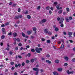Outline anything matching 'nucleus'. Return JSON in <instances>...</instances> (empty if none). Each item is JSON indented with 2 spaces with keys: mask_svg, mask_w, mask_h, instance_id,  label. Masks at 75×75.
<instances>
[{
  "mask_svg": "<svg viewBox=\"0 0 75 75\" xmlns=\"http://www.w3.org/2000/svg\"><path fill=\"white\" fill-rule=\"evenodd\" d=\"M42 51V49L41 48H38V47H36L35 49V51L37 53H40L41 51Z\"/></svg>",
  "mask_w": 75,
  "mask_h": 75,
  "instance_id": "obj_1",
  "label": "nucleus"
},
{
  "mask_svg": "<svg viewBox=\"0 0 75 75\" xmlns=\"http://www.w3.org/2000/svg\"><path fill=\"white\" fill-rule=\"evenodd\" d=\"M22 17V15H17L15 17L14 19L15 20H18V19L21 18Z\"/></svg>",
  "mask_w": 75,
  "mask_h": 75,
  "instance_id": "obj_2",
  "label": "nucleus"
},
{
  "mask_svg": "<svg viewBox=\"0 0 75 75\" xmlns=\"http://www.w3.org/2000/svg\"><path fill=\"white\" fill-rule=\"evenodd\" d=\"M67 73L68 74V75H73L74 74V71H69L68 70H67Z\"/></svg>",
  "mask_w": 75,
  "mask_h": 75,
  "instance_id": "obj_3",
  "label": "nucleus"
},
{
  "mask_svg": "<svg viewBox=\"0 0 75 75\" xmlns=\"http://www.w3.org/2000/svg\"><path fill=\"white\" fill-rule=\"evenodd\" d=\"M2 31L3 34H6V29L4 28H2Z\"/></svg>",
  "mask_w": 75,
  "mask_h": 75,
  "instance_id": "obj_4",
  "label": "nucleus"
},
{
  "mask_svg": "<svg viewBox=\"0 0 75 75\" xmlns=\"http://www.w3.org/2000/svg\"><path fill=\"white\" fill-rule=\"evenodd\" d=\"M33 30H30V31H28L27 33L28 35H30V34H31Z\"/></svg>",
  "mask_w": 75,
  "mask_h": 75,
  "instance_id": "obj_5",
  "label": "nucleus"
},
{
  "mask_svg": "<svg viewBox=\"0 0 75 75\" xmlns=\"http://www.w3.org/2000/svg\"><path fill=\"white\" fill-rule=\"evenodd\" d=\"M33 70L35 71H39V69L36 68H34L33 69Z\"/></svg>",
  "mask_w": 75,
  "mask_h": 75,
  "instance_id": "obj_6",
  "label": "nucleus"
},
{
  "mask_svg": "<svg viewBox=\"0 0 75 75\" xmlns=\"http://www.w3.org/2000/svg\"><path fill=\"white\" fill-rule=\"evenodd\" d=\"M53 74L54 75H58V73L57 71H54Z\"/></svg>",
  "mask_w": 75,
  "mask_h": 75,
  "instance_id": "obj_7",
  "label": "nucleus"
},
{
  "mask_svg": "<svg viewBox=\"0 0 75 75\" xmlns=\"http://www.w3.org/2000/svg\"><path fill=\"white\" fill-rule=\"evenodd\" d=\"M46 62L47 63H48V64H50L51 63V61L48 60H46Z\"/></svg>",
  "mask_w": 75,
  "mask_h": 75,
  "instance_id": "obj_8",
  "label": "nucleus"
},
{
  "mask_svg": "<svg viewBox=\"0 0 75 75\" xmlns=\"http://www.w3.org/2000/svg\"><path fill=\"white\" fill-rule=\"evenodd\" d=\"M54 30L55 31H56V32H57L58 31H59V28H58V27L55 28H54Z\"/></svg>",
  "mask_w": 75,
  "mask_h": 75,
  "instance_id": "obj_9",
  "label": "nucleus"
},
{
  "mask_svg": "<svg viewBox=\"0 0 75 75\" xmlns=\"http://www.w3.org/2000/svg\"><path fill=\"white\" fill-rule=\"evenodd\" d=\"M55 62L56 63V64H58L59 63V60L58 59L56 60H55Z\"/></svg>",
  "mask_w": 75,
  "mask_h": 75,
  "instance_id": "obj_10",
  "label": "nucleus"
},
{
  "mask_svg": "<svg viewBox=\"0 0 75 75\" xmlns=\"http://www.w3.org/2000/svg\"><path fill=\"white\" fill-rule=\"evenodd\" d=\"M57 70L59 72H61L62 71V68H59L57 69Z\"/></svg>",
  "mask_w": 75,
  "mask_h": 75,
  "instance_id": "obj_11",
  "label": "nucleus"
},
{
  "mask_svg": "<svg viewBox=\"0 0 75 75\" xmlns=\"http://www.w3.org/2000/svg\"><path fill=\"white\" fill-rule=\"evenodd\" d=\"M48 29H45L44 30V32L46 34H47L48 33V31H47Z\"/></svg>",
  "mask_w": 75,
  "mask_h": 75,
  "instance_id": "obj_12",
  "label": "nucleus"
},
{
  "mask_svg": "<svg viewBox=\"0 0 75 75\" xmlns=\"http://www.w3.org/2000/svg\"><path fill=\"white\" fill-rule=\"evenodd\" d=\"M64 58L66 60V61H68V59H69L68 58V57L65 56L64 57Z\"/></svg>",
  "mask_w": 75,
  "mask_h": 75,
  "instance_id": "obj_13",
  "label": "nucleus"
},
{
  "mask_svg": "<svg viewBox=\"0 0 75 75\" xmlns=\"http://www.w3.org/2000/svg\"><path fill=\"white\" fill-rule=\"evenodd\" d=\"M68 34L69 35V36H71L72 35V33L71 32H69L68 33Z\"/></svg>",
  "mask_w": 75,
  "mask_h": 75,
  "instance_id": "obj_14",
  "label": "nucleus"
},
{
  "mask_svg": "<svg viewBox=\"0 0 75 75\" xmlns=\"http://www.w3.org/2000/svg\"><path fill=\"white\" fill-rule=\"evenodd\" d=\"M13 35L14 36V37H16L17 35V34L16 33H14Z\"/></svg>",
  "mask_w": 75,
  "mask_h": 75,
  "instance_id": "obj_15",
  "label": "nucleus"
},
{
  "mask_svg": "<svg viewBox=\"0 0 75 75\" xmlns=\"http://www.w3.org/2000/svg\"><path fill=\"white\" fill-rule=\"evenodd\" d=\"M64 48V45L63 44H62L60 47V48L61 49H63Z\"/></svg>",
  "mask_w": 75,
  "mask_h": 75,
  "instance_id": "obj_16",
  "label": "nucleus"
},
{
  "mask_svg": "<svg viewBox=\"0 0 75 75\" xmlns=\"http://www.w3.org/2000/svg\"><path fill=\"white\" fill-rule=\"evenodd\" d=\"M27 17L28 19H30V18H31V16L29 15H27Z\"/></svg>",
  "mask_w": 75,
  "mask_h": 75,
  "instance_id": "obj_17",
  "label": "nucleus"
},
{
  "mask_svg": "<svg viewBox=\"0 0 75 75\" xmlns=\"http://www.w3.org/2000/svg\"><path fill=\"white\" fill-rule=\"evenodd\" d=\"M63 23H64V22H63V21H59V24H63Z\"/></svg>",
  "mask_w": 75,
  "mask_h": 75,
  "instance_id": "obj_18",
  "label": "nucleus"
},
{
  "mask_svg": "<svg viewBox=\"0 0 75 75\" xmlns=\"http://www.w3.org/2000/svg\"><path fill=\"white\" fill-rule=\"evenodd\" d=\"M47 19H43L42 20V22L43 23H45V22H46V21H47Z\"/></svg>",
  "mask_w": 75,
  "mask_h": 75,
  "instance_id": "obj_19",
  "label": "nucleus"
},
{
  "mask_svg": "<svg viewBox=\"0 0 75 75\" xmlns=\"http://www.w3.org/2000/svg\"><path fill=\"white\" fill-rule=\"evenodd\" d=\"M62 10H59V11L58 13L59 14H61V13H62Z\"/></svg>",
  "mask_w": 75,
  "mask_h": 75,
  "instance_id": "obj_20",
  "label": "nucleus"
},
{
  "mask_svg": "<svg viewBox=\"0 0 75 75\" xmlns=\"http://www.w3.org/2000/svg\"><path fill=\"white\" fill-rule=\"evenodd\" d=\"M31 53H28V54L27 56H28V57H31Z\"/></svg>",
  "mask_w": 75,
  "mask_h": 75,
  "instance_id": "obj_21",
  "label": "nucleus"
},
{
  "mask_svg": "<svg viewBox=\"0 0 75 75\" xmlns=\"http://www.w3.org/2000/svg\"><path fill=\"white\" fill-rule=\"evenodd\" d=\"M30 61L32 63H33L34 62V59H32L30 60Z\"/></svg>",
  "mask_w": 75,
  "mask_h": 75,
  "instance_id": "obj_22",
  "label": "nucleus"
},
{
  "mask_svg": "<svg viewBox=\"0 0 75 75\" xmlns=\"http://www.w3.org/2000/svg\"><path fill=\"white\" fill-rule=\"evenodd\" d=\"M66 21V22H69V19H68V18H66L65 19Z\"/></svg>",
  "mask_w": 75,
  "mask_h": 75,
  "instance_id": "obj_23",
  "label": "nucleus"
},
{
  "mask_svg": "<svg viewBox=\"0 0 75 75\" xmlns=\"http://www.w3.org/2000/svg\"><path fill=\"white\" fill-rule=\"evenodd\" d=\"M66 10L67 12H69V8H66Z\"/></svg>",
  "mask_w": 75,
  "mask_h": 75,
  "instance_id": "obj_24",
  "label": "nucleus"
},
{
  "mask_svg": "<svg viewBox=\"0 0 75 75\" xmlns=\"http://www.w3.org/2000/svg\"><path fill=\"white\" fill-rule=\"evenodd\" d=\"M22 34L23 37H25V35L24 33H23V32L22 33Z\"/></svg>",
  "mask_w": 75,
  "mask_h": 75,
  "instance_id": "obj_25",
  "label": "nucleus"
},
{
  "mask_svg": "<svg viewBox=\"0 0 75 75\" xmlns=\"http://www.w3.org/2000/svg\"><path fill=\"white\" fill-rule=\"evenodd\" d=\"M16 41L17 42H20V41H21V40H20L19 38H17L16 39Z\"/></svg>",
  "mask_w": 75,
  "mask_h": 75,
  "instance_id": "obj_26",
  "label": "nucleus"
},
{
  "mask_svg": "<svg viewBox=\"0 0 75 75\" xmlns=\"http://www.w3.org/2000/svg\"><path fill=\"white\" fill-rule=\"evenodd\" d=\"M33 30L34 31H37V28L35 27L33 28Z\"/></svg>",
  "mask_w": 75,
  "mask_h": 75,
  "instance_id": "obj_27",
  "label": "nucleus"
},
{
  "mask_svg": "<svg viewBox=\"0 0 75 75\" xmlns=\"http://www.w3.org/2000/svg\"><path fill=\"white\" fill-rule=\"evenodd\" d=\"M5 38V36L4 35H2L1 36V39H4Z\"/></svg>",
  "mask_w": 75,
  "mask_h": 75,
  "instance_id": "obj_28",
  "label": "nucleus"
},
{
  "mask_svg": "<svg viewBox=\"0 0 75 75\" xmlns=\"http://www.w3.org/2000/svg\"><path fill=\"white\" fill-rule=\"evenodd\" d=\"M47 42L48 44H50V43H51V41H50V40H47Z\"/></svg>",
  "mask_w": 75,
  "mask_h": 75,
  "instance_id": "obj_29",
  "label": "nucleus"
},
{
  "mask_svg": "<svg viewBox=\"0 0 75 75\" xmlns=\"http://www.w3.org/2000/svg\"><path fill=\"white\" fill-rule=\"evenodd\" d=\"M49 35H52V32H51V31H49L48 32V33H47Z\"/></svg>",
  "mask_w": 75,
  "mask_h": 75,
  "instance_id": "obj_30",
  "label": "nucleus"
},
{
  "mask_svg": "<svg viewBox=\"0 0 75 75\" xmlns=\"http://www.w3.org/2000/svg\"><path fill=\"white\" fill-rule=\"evenodd\" d=\"M50 8V6H48L46 8V10H49Z\"/></svg>",
  "mask_w": 75,
  "mask_h": 75,
  "instance_id": "obj_31",
  "label": "nucleus"
},
{
  "mask_svg": "<svg viewBox=\"0 0 75 75\" xmlns=\"http://www.w3.org/2000/svg\"><path fill=\"white\" fill-rule=\"evenodd\" d=\"M46 57L47 58H50V55L49 54H47L46 55Z\"/></svg>",
  "mask_w": 75,
  "mask_h": 75,
  "instance_id": "obj_32",
  "label": "nucleus"
},
{
  "mask_svg": "<svg viewBox=\"0 0 75 75\" xmlns=\"http://www.w3.org/2000/svg\"><path fill=\"white\" fill-rule=\"evenodd\" d=\"M56 8L57 10H59V5L57 6Z\"/></svg>",
  "mask_w": 75,
  "mask_h": 75,
  "instance_id": "obj_33",
  "label": "nucleus"
},
{
  "mask_svg": "<svg viewBox=\"0 0 75 75\" xmlns=\"http://www.w3.org/2000/svg\"><path fill=\"white\" fill-rule=\"evenodd\" d=\"M31 52H35V50H34V49H31Z\"/></svg>",
  "mask_w": 75,
  "mask_h": 75,
  "instance_id": "obj_34",
  "label": "nucleus"
},
{
  "mask_svg": "<svg viewBox=\"0 0 75 75\" xmlns=\"http://www.w3.org/2000/svg\"><path fill=\"white\" fill-rule=\"evenodd\" d=\"M21 65L22 66V67H24V66L25 65V63L24 62H23L21 64Z\"/></svg>",
  "mask_w": 75,
  "mask_h": 75,
  "instance_id": "obj_35",
  "label": "nucleus"
},
{
  "mask_svg": "<svg viewBox=\"0 0 75 75\" xmlns=\"http://www.w3.org/2000/svg\"><path fill=\"white\" fill-rule=\"evenodd\" d=\"M60 20H61L62 21H64V18L63 17H62L61 18Z\"/></svg>",
  "mask_w": 75,
  "mask_h": 75,
  "instance_id": "obj_36",
  "label": "nucleus"
},
{
  "mask_svg": "<svg viewBox=\"0 0 75 75\" xmlns=\"http://www.w3.org/2000/svg\"><path fill=\"white\" fill-rule=\"evenodd\" d=\"M5 25H9V23L7 22L6 23H5Z\"/></svg>",
  "mask_w": 75,
  "mask_h": 75,
  "instance_id": "obj_37",
  "label": "nucleus"
},
{
  "mask_svg": "<svg viewBox=\"0 0 75 75\" xmlns=\"http://www.w3.org/2000/svg\"><path fill=\"white\" fill-rule=\"evenodd\" d=\"M26 63H27V64H28L29 63H30V61L27 60L26 61Z\"/></svg>",
  "mask_w": 75,
  "mask_h": 75,
  "instance_id": "obj_38",
  "label": "nucleus"
},
{
  "mask_svg": "<svg viewBox=\"0 0 75 75\" xmlns=\"http://www.w3.org/2000/svg\"><path fill=\"white\" fill-rule=\"evenodd\" d=\"M18 13H20L21 11V9H20V8H18Z\"/></svg>",
  "mask_w": 75,
  "mask_h": 75,
  "instance_id": "obj_39",
  "label": "nucleus"
},
{
  "mask_svg": "<svg viewBox=\"0 0 75 75\" xmlns=\"http://www.w3.org/2000/svg\"><path fill=\"white\" fill-rule=\"evenodd\" d=\"M72 62H75V58H74L72 59L71 60Z\"/></svg>",
  "mask_w": 75,
  "mask_h": 75,
  "instance_id": "obj_40",
  "label": "nucleus"
},
{
  "mask_svg": "<svg viewBox=\"0 0 75 75\" xmlns=\"http://www.w3.org/2000/svg\"><path fill=\"white\" fill-rule=\"evenodd\" d=\"M64 66H65V67H67V65H68V63H65L64 64Z\"/></svg>",
  "mask_w": 75,
  "mask_h": 75,
  "instance_id": "obj_41",
  "label": "nucleus"
},
{
  "mask_svg": "<svg viewBox=\"0 0 75 75\" xmlns=\"http://www.w3.org/2000/svg\"><path fill=\"white\" fill-rule=\"evenodd\" d=\"M61 27H63L64 26V25H63V24H61V25H60Z\"/></svg>",
  "mask_w": 75,
  "mask_h": 75,
  "instance_id": "obj_42",
  "label": "nucleus"
},
{
  "mask_svg": "<svg viewBox=\"0 0 75 75\" xmlns=\"http://www.w3.org/2000/svg\"><path fill=\"white\" fill-rule=\"evenodd\" d=\"M13 40L14 41L16 42V41H17V38H13Z\"/></svg>",
  "mask_w": 75,
  "mask_h": 75,
  "instance_id": "obj_43",
  "label": "nucleus"
},
{
  "mask_svg": "<svg viewBox=\"0 0 75 75\" xmlns=\"http://www.w3.org/2000/svg\"><path fill=\"white\" fill-rule=\"evenodd\" d=\"M12 34V33L10 32L9 33H8V35H11Z\"/></svg>",
  "mask_w": 75,
  "mask_h": 75,
  "instance_id": "obj_44",
  "label": "nucleus"
},
{
  "mask_svg": "<svg viewBox=\"0 0 75 75\" xmlns=\"http://www.w3.org/2000/svg\"><path fill=\"white\" fill-rule=\"evenodd\" d=\"M57 21H59L61 19L59 17H58L57 18Z\"/></svg>",
  "mask_w": 75,
  "mask_h": 75,
  "instance_id": "obj_45",
  "label": "nucleus"
},
{
  "mask_svg": "<svg viewBox=\"0 0 75 75\" xmlns=\"http://www.w3.org/2000/svg\"><path fill=\"white\" fill-rule=\"evenodd\" d=\"M50 9V10H52V11H53L54 10V8L52 7H51Z\"/></svg>",
  "mask_w": 75,
  "mask_h": 75,
  "instance_id": "obj_46",
  "label": "nucleus"
},
{
  "mask_svg": "<svg viewBox=\"0 0 75 75\" xmlns=\"http://www.w3.org/2000/svg\"><path fill=\"white\" fill-rule=\"evenodd\" d=\"M17 6V4H14L13 5V7H16Z\"/></svg>",
  "mask_w": 75,
  "mask_h": 75,
  "instance_id": "obj_47",
  "label": "nucleus"
},
{
  "mask_svg": "<svg viewBox=\"0 0 75 75\" xmlns=\"http://www.w3.org/2000/svg\"><path fill=\"white\" fill-rule=\"evenodd\" d=\"M42 21H40L39 22V23L40 24H42L43 23Z\"/></svg>",
  "mask_w": 75,
  "mask_h": 75,
  "instance_id": "obj_48",
  "label": "nucleus"
},
{
  "mask_svg": "<svg viewBox=\"0 0 75 75\" xmlns=\"http://www.w3.org/2000/svg\"><path fill=\"white\" fill-rule=\"evenodd\" d=\"M14 69H15V67H12L11 68V69L12 71H13V70H14Z\"/></svg>",
  "mask_w": 75,
  "mask_h": 75,
  "instance_id": "obj_49",
  "label": "nucleus"
},
{
  "mask_svg": "<svg viewBox=\"0 0 75 75\" xmlns=\"http://www.w3.org/2000/svg\"><path fill=\"white\" fill-rule=\"evenodd\" d=\"M69 20H72V17L70 16L69 17Z\"/></svg>",
  "mask_w": 75,
  "mask_h": 75,
  "instance_id": "obj_50",
  "label": "nucleus"
},
{
  "mask_svg": "<svg viewBox=\"0 0 75 75\" xmlns=\"http://www.w3.org/2000/svg\"><path fill=\"white\" fill-rule=\"evenodd\" d=\"M18 46H22V44L20 43L18 45Z\"/></svg>",
  "mask_w": 75,
  "mask_h": 75,
  "instance_id": "obj_51",
  "label": "nucleus"
},
{
  "mask_svg": "<svg viewBox=\"0 0 75 75\" xmlns=\"http://www.w3.org/2000/svg\"><path fill=\"white\" fill-rule=\"evenodd\" d=\"M38 71H36L35 72V75H38Z\"/></svg>",
  "mask_w": 75,
  "mask_h": 75,
  "instance_id": "obj_52",
  "label": "nucleus"
},
{
  "mask_svg": "<svg viewBox=\"0 0 75 75\" xmlns=\"http://www.w3.org/2000/svg\"><path fill=\"white\" fill-rule=\"evenodd\" d=\"M9 54L10 55H12L13 54V52L11 51H10L9 52Z\"/></svg>",
  "mask_w": 75,
  "mask_h": 75,
  "instance_id": "obj_53",
  "label": "nucleus"
},
{
  "mask_svg": "<svg viewBox=\"0 0 75 75\" xmlns=\"http://www.w3.org/2000/svg\"><path fill=\"white\" fill-rule=\"evenodd\" d=\"M10 64L11 65H14V62H11Z\"/></svg>",
  "mask_w": 75,
  "mask_h": 75,
  "instance_id": "obj_54",
  "label": "nucleus"
},
{
  "mask_svg": "<svg viewBox=\"0 0 75 75\" xmlns=\"http://www.w3.org/2000/svg\"><path fill=\"white\" fill-rule=\"evenodd\" d=\"M15 67L16 68H18V65L17 64H16L15 65Z\"/></svg>",
  "mask_w": 75,
  "mask_h": 75,
  "instance_id": "obj_55",
  "label": "nucleus"
},
{
  "mask_svg": "<svg viewBox=\"0 0 75 75\" xmlns=\"http://www.w3.org/2000/svg\"><path fill=\"white\" fill-rule=\"evenodd\" d=\"M41 40L42 41H45V39L44 38H42L41 39Z\"/></svg>",
  "mask_w": 75,
  "mask_h": 75,
  "instance_id": "obj_56",
  "label": "nucleus"
},
{
  "mask_svg": "<svg viewBox=\"0 0 75 75\" xmlns=\"http://www.w3.org/2000/svg\"><path fill=\"white\" fill-rule=\"evenodd\" d=\"M9 4L10 6H11V5H12V4H13V3H12V2H10L9 3Z\"/></svg>",
  "mask_w": 75,
  "mask_h": 75,
  "instance_id": "obj_57",
  "label": "nucleus"
},
{
  "mask_svg": "<svg viewBox=\"0 0 75 75\" xmlns=\"http://www.w3.org/2000/svg\"><path fill=\"white\" fill-rule=\"evenodd\" d=\"M18 57L19 58H22V57L21 56L18 55Z\"/></svg>",
  "mask_w": 75,
  "mask_h": 75,
  "instance_id": "obj_58",
  "label": "nucleus"
},
{
  "mask_svg": "<svg viewBox=\"0 0 75 75\" xmlns=\"http://www.w3.org/2000/svg\"><path fill=\"white\" fill-rule=\"evenodd\" d=\"M54 4H55V5H57L58 4V3L57 2H54Z\"/></svg>",
  "mask_w": 75,
  "mask_h": 75,
  "instance_id": "obj_59",
  "label": "nucleus"
},
{
  "mask_svg": "<svg viewBox=\"0 0 75 75\" xmlns=\"http://www.w3.org/2000/svg\"><path fill=\"white\" fill-rule=\"evenodd\" d=\"M0 67L1 68H3V67H4V65L3 64H1V65H0Z\"/></svg>",
  "mask_w": 75,
  "mask_h": 75,
  "instance_id": "obj_60",
  "label": "nucleus"
},
{
  "mask_svg": "<svg viewBox=\"0 0 75 75\" xmlns=\"http://www.w3.org/2000/svg\"><path fill=\"white\" fill-rule=\"evenodd\" d=\"M6 50H7V51H9V50H10V48H9V47H7L6 48Z\"/></svg>",
  "mask_w": 75,
  "mask_h": 75,
  "instance_id": "obj_61",
  "label": "nucleus"
},
{
  "mask_svg": "<svg viewBox=\"0 0 75 75\" xmlns=\"http://www.w3.org/2000/svg\"><path fill=\"white\" fill-rule=\"evenodd\" d=\"M14 75H18V74L17 72H15L14 73Z\"/></svg>",
  "mask_w": 75,
  "mask_h": 75,
  "instance_id": "obj_62",
  "label": "nucleus"
},
{
  "mask_svg": "<svg viewBox=\"0 0 75 75\" xmlns=\"http://www.w3.org/2000/svg\"><path fill=\"white\" fill-rule=\"evenodd\" d=\"M49 14H52V11H49Z\"/></svg>",
  "mask_w": 75,
  "mask_h": 75,
  "instance_id": "obj_63",
  "label": "nucleus"
},
{
  "mask_svg": "<svg viewBox=\"0 0 75 75\" xmlns=\"http://www.w3.org/2000/svg\"><path fill=\"white\" fill-rule=\"evenodd\" d=\"M26 48H30V46L29 45H27L26 46Z\"/></svg>",
  "mask_w": 75,
  "mask_h": 75,
  "instance_id": "obj_64",
  "label": "nucleus"
}]
</instances>
